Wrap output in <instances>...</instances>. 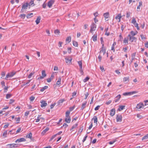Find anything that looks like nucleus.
<instances>
[{"label":"nucleus","instance_id":"603ef678","mask_svg":"<svg viewBox=\"0 0 148 148\" xmlns=\"http://www.w3.org/2000/svg\"><path fill=\"white\" fill-rule=\"evenodd\" d=\"M54 33L55 34H59L60 33L59 30H58V29L55 30L54 31Z\"/></svg>","mask_w":148,"mask_h":148},{"label":"nucleus","instance_id":"a18cd8bd","mask_svg":"<svg viewBox=\"0 0 148 148\" xmlns=\"http://www.w3.org/2000/svg\"><path fill=\"white\" fill-rule=\"evenodd\" d=\"M73 45L74 46H77L78 45V43L77 42L75 41H73Z\"/></svg>","mask_w":148,"mask_h":148},{"label":"nucleus","instance_id":"f257e3e1","mask_svg":"<svg viewBox=\"0 0 148 148\" xmlns=\"http://www.w3.org/2000/svg\"><path fill=\"white\" fill-rule=\"evenodd\" d=\"M16 72L12 71L11 72L8 73L5 78V79L7 80L8 78L10 77H12L14 75H15Z\"/></svg>","mask_w":148,"mask_h":148},{"label":"nucleus","instance_id":"aec40b11","mask_svg":"<svg viewBox=\"0 0 148 148\" xmlns=\"http://www.w3.org/2000/svg\"><path fill=\"white\" fill-rule=\"evenodd\" d=\"M41 19V17L40 16L38 17L35 21L36 24H38L40 22V20Z\"/></svg>","mask_w":148,"mask_h":148},{"label":"nucleus","instance_id":"1a4fd4ad","mask_svg":"<svg viewBox=\"0 0 148 148\" xmlns=\"http://www.w3.org/2000/svg\"><path fill=\"white\" fill-rule=\"evenodd\" d=\"M7 146L9 148H15L18 147V144H9L7 145Z\"/></svg>","mask_w":148,"mask_h":148},{"label":"nucleus","instance_id":"6e6552de","mask_svg":"<svg viewBox=\"0 0 148 148\" xmlns=\"http://www.w3.org/2000/svg\"><path fill=\"white\" fill-rule=\"evenodd\" d=\"M116 121L117 122H121L122 121V116L119 114H118L116 116Z\"/></svg>","mask_w":148,"mask_h":148},{"label":"nucleus","instance_id":"393cba45","mask_svg":"<svg viewBox=\"0 0 148 148\" xmlns=\"http://www.w3.org/2000/svg\"><path fill=\"white\" fill-rule=\"evenodd\" d=\"M65 100L64 99H62L59 100L58 102V105H60L61 103H63V102L65 101Z\"/></svg>","mask_w":148,"mask_h":148},{"label":"nucleus","instance_id":"58836bf2","mask_svg":"<svg viewBox=\"0 0 148 148\" xmlns=\"http://www.w3.org/2000/svg\"><path fill=\"white\" fill-rule=\"evenodd\" d=\"M148 138V134L143 136L142 138V140H143Z\"/></svg>","mask_w":148,"mask_h":148},{"label":"nucleus","instance_id":"dca6fc26","mask_svg":"<svg viewBox=\"0 0 148 148\" xmlns=\"http://www.w3.org/2000/svg\"><path fill=\"white\" fill-rule=\"evenodd\" d=\"M138 33V32L137 31L134 32L133 31H132L130 32V34L131 35V36L133 37L134 36L137 34Z\"/></svg>","mask_w":148,"mask_h":148},{"label":"nucleus","instance_id":"9d476101","mask_svg":"<svg viewBox=\"0 0 148 148\" xmlns=\"http://www.w3.org/2000/svg\"><path fill=\"white\" fill-rule=\"evenodd\" d=\"M40 103L41 104V106L42 108L46 106L47 105L46 101L44 100L40 101Z\"/></svg>","mask_w":148,"mask_h":148},{"label":"nucleus","instance_id":"4d7b16f0","mask_svg":"<svg viewBox=\"0 0 148 148\" xmlns=\"http://www.w3.org/2000/svg\"><path fill=\"white\" fill-rule=\"evenodd\" d=\"M79 71L80 72V73L82 75H83L84 74V72L83 71L82 68H80Z\"/></svg>","mask_w":148,"mask_h":148},{"label":"nucleus","instance_id":"6e6d98bb","mask_svg":"<svg viewBox=\"0 0 148 148\" xmlns=\"http://www.w3.org/2000/svg\"><path fill=\"white\" fill-rule=\"evenodd\" d=\"M100 40L101 42V43L102 44V46H103L104 45V42L103 40V38L102 37H101L100 38Z\"/></svg>","mask_w":148,"mask_h":148},{"label":"nucleus","instance_id":"680f3d73","mask_svg":"<svg viewBox=\"0 0 148 148\" xmlns=\"http://www.w3.org/2000/svg\"><path fill=\"white\" fill-rule=\"evenodd\" d=\"M5 71H3L1 72V75H2V77H3L5 76Z\"/></svg>","mask_w":148,"mask_h":148},{"label":"nucleus","instance_id":"f8f14e48","mask_svg":"<svg viewBox=\"0 0 148 148\" xmlns=\"http://www.w3.org/2000/svg\"><path fill=\"white\" fill-rule=\"evenodd\" d=\"M103 52V55H104L106 53V50L105 47H102L101 49V50L99 52V54Z\"/></svg>","mask_w":148,"mask_h":148},{"label":"nucleus","instance_id":"338daca9","mask_svg":"<svg viewBox=\"0 0 148 148\" xmlns=\"http://www.w3.org/2000/svg\"><path fill=\"white\" fill-rule=\"evenodd\" d=\"M1 84L3 86H4L5 87V83L4 81H2L1 82Z\"/></svg>","mask_w":148,"mask_h":148},{"label":"nucleus","instance_id":"72a5a7b5","mask_svg":"<svg viewBox=\"0 0 148 148\" xmlns=\"http://www.w3.org/2000/svg\"><path fill=\"white\" fill-rule=\"evenodd\" d=\"M48 87L47 86H45L44 87L42 88L40 90V91L41 92H43L45 90L47 89L48 88Z\"/></svg>","mask_w":148,"mask_h":148},{"label":"nucleus","instance_id":"7ed1b4c3","mask_svg":"<svg viewBox=\"0 0 148 148\" xmlns=\"http://www.w3.org/2000/svg\"><path fill=\"white\" fill-rule=\"evenodd\" d=\"M129 38V40L130 42H136V38L133 36H131L130 34H129L128 35Z\"/></svg>","mask_w":148,"mask_h":148},{"label":"nucleus","instance_id":"e433bc0d","mask_svg":"<svg viewBox=\"0 0 148 148\" xmlns=\"http://www.w3.org/2000/svg\"><path fill=\"white\" fill-rule=\"evenodd\" d=\"M7 131H5L3 134V136L4 138L7 137Z\"/></svg>","mask_w":148,"mask_h":148},{"label":"nucleus","instance_id":"3c124183","mask_svg":"<svg viewBox=\"0 0 148 148\" xmlns=\"http://www.w3.org/2000/svg\"><path fill=\"white\" fill-rule=\"evenodd\" d=\"M8 87H7V86H5L4 87V92L5 93V92H7V91L8 90Z\"/></svg>","mask_w":148,"mask_h":148},{"label":"nucleus","instance_id":"9b49d317","mask_svg":"<svg viewBox=\"0 0 148 148\" xmlns=\"http://www.w3.org/2000/svg\"><path fill=\"white\" fill-rule=\"evenodd\" d=\"M26 141V140L24 138H21L19 139H18L16 140L15 141V142L16 143H19L22 142H25Z\"/></svg>","mask_w":148,"mask_h":148},{"label":"nucleus","instance_id":"79ce46f5","mask_svg":"<svg viewBox=\"0 0 148 148\" xmlns=\"http://www.w3.org/2000/svg\"><path fill=\"white\" fill-rule=\"evenodd\" d=\"M12 96V95L10 94H8L6 95V97L7 99L10 98Z\"/></svg>","mask_w":148,"mask_h":148},{"label":"nucleus","instance_id":"a19ab883","mask_svg":"<svg viewBox=\"0 0 148 148\" xmlns=\"http://www.w3.org/2000/svg\"><path fill=\"white\" fill-rule=\"evenodd\" d=\"M89 79V77H87L86 78H85L84 79H83V81L84 83L86 82Z\"/></svg>","mask_w":148,"mask_h":148},{"label":"nucleus","instance_id":"f704fd0d","mask_svg":"<svg viewBox=\"0 0 148 148\" xmlns=\"http://www.w3.org/2000/svg\"><path fill=\"white\" fill-rule=\"evenodd\" d=\"M78 125V124L77 123H76L71 128L70 130H72L73 129L75 128Z\"/></svg>","mask_w":148,"mask_h":148},{"label":"nucleus","instance_id":"2f4dec72","mask_svg":"<svg viewBox=\"0 0 148 148\" xmlns=\"http://www.w3.org/2000/svg\"><path fill=\"white\" fill-rule=\"evenodd\" d=\"M61 77H59L58 79V80L56 82V84L58 85L60 84L61 81Z\"/></svg>","mask_w":148,"mask_h":148},{"label":"nucleus","instance_id":"5701e85b","mask_svg":"<svg viewBox=\"0 0 148 148\" xmlns=\"http://www.w3.org/2000/svg\"><path fill=\"white\" fill-rule=\"evenodd\" d=\"M121 15L120 14H118L115 17V18L116 19H119V22H120L121 21Z\"/></svg>","mask_w":148,"mask_h":148},{"label":"nucleus","instance_id":"09e8293b","mask_svg":"<svg viewBox=\"0 0 148 148\" xmlns=\"http://www.w3.org/2000/svg\"><path fill=\"white\" fill-rule=\"evenodd\" d=\"M83 126H82V127H80V128L79 129V131L78 132H80V133L82 132L83 131Z\"/></svg>","mask_w":148,"mask_h":148},{"label":"nucleus","instance_id":"de8ad7c7","mask_svg":"<svg viewBox=\"0 0 148 148\" xmlns=\"http://www.w3.org/2000/svg\"><path fill=\"white\" fill-rule=\"evenodd\" d=\"M26 16L25 14H21L20 15V17L22 19H24Z\"/></svg>","mask_w":148,"mask_h":148},{"label":"nucleus","instance_id":"13d9d810","mask_svg":"<svg viewBox=\"0 0 148 148\" xmlns=\"http://www.w3.org/2000/svg\"><path fill=\"white\" fill-rule=\"evenodd\" d=\"M130 12H127L126 14V17L128 18L130 16Z\"/></svg>","mask_w":148,"mask_h":148},{"label":"nucleus","instance_id":"20e7f679","mask_svg":"<svg viewBox=\"0 0 148 148\" xmlns=\"http://www.w3.org/2000/svg\"><path fill=\"white\" fill-rule=\"evenodd\" d=\"M131 23L132 24H133L134 25H135V27H137V29L138 30L139 29L138 24L137 23H136V21L135 18H133L132 19V20Z\"/></svg>","mask_w":148,"mask_h":148},{"label":"nucleus","instance_id":"49530a36","mask_svg":"<svg viewBox=\"0 0 148 148\" xmlns=\"http://www.w3.org/2000/svg\"><path fill=\"white\" fill-rule=\"evenodd\" d=\"M33 14L32 13H31L29 14H28L27 15V18H31V17L32 16V15Z\"/></svg>","mask_w":148,"mask_h":148},{"label":"nucleus","instance_id":"ea45409f","mask_svg":"<svg viewBox=\"0 0 148 148\" xmlns=\"http://www.w3.org/2000/svg\"><path fill=\"white\" fill-rule=\"evenodd\" d=\"M70 113V111H67L66 112V117H70L69 116V114Z\"/></svg>","mask_w":148,"mask_h":148},{"label":"nucleus","instance_id":"bf43d9fd","mask_svg":"<svg viewBox=\"0 0 148 148\" xmlns=\"http://www.w3.org/2000/svg\"><path fill=\"white\" fill-rule=\"evenodd\" d=\"M35 98V97H34L31 96L30 98V100L31 101H34V99Z\"/></svg>","mask_w":148,"mask_h":148},{"label":"nucleus","instance_id":"4468645a","mask_svg":"<svg viewBox=\"0 0 148 148\" xmlns=\"http://www.w3.org/2000/svg\"><path fill=\"white\" fill-rule=\"evenodd\" d=\"M115 113V110L114 108L110 110V115L111 116H113Z\"/></svg>","mask_w":148,"mask_h":148},{"label":"nucleus","instance_id":"b1692460","mask_svg":"<svg viewBox=\"0 0 148 148\" xmlns=\"http://www.w3.org/2000/svg\"><path fill=\"white\" fill-rule=\"evenodd\" d=\"M129 80V78L128 77H125L123 78V82L125 83H127Z\"/></svg>","mask_w":148,"mask_h":148},{"label":"nucleus","instance_id":"a878e982","mask_svg":"<svg viewBox=\"0 0 148 148\" xmlns=\"http://www.w3.org/2000/svg\"><path fill=\"white\" fill-rule=\"evenodd\" d=\"M92 120H94V123H96L97 124V118L96 116H94L93 118L92 119Z\"/></svg>","mask_w":148,"mask_h":148},{"label":"nucleus","instance_id":"c03bdc74","mask_svg":"<svg viewBox=\"0 0 148 148\" xmlns=\"http://www.w3.org/2000/svg\"><path fill=\"white\" fill-rule=\"evenodd\" d=\"M78 63L79 66L80 68H82V63L81 61L78 62Z\"/></svg>","mask_w":148,"mask_h":148},{"label":"nucleus","instance_id":"5fc2aeb1","mask_svg":"<svg viewBox=\"0 0 148 148\" xmlns=\"http://www.w3.org/2000/svg\"><path fill=\"white\" fill-rule=\"evenodd\" d=\"M20 117H18V118H16L15 119H16V123H18L19 122L20 120Z\"/></svg>","mask_w":148,"mask_h":148},{"label":"nucleus","instance_id":"412c9836","mask_svg":"<svg viewBox=\"0 0 148 148\" xmlns=\"http://www.w3.org/2000/svg\"><path fill=\"white\" fill-rule=\"evenodd\" d=\"M121 97V95H118L116 97V99H115L114 100V101L115 102H118L119 101V99H120Z\"/></svg>","mask_w":148,"mask_h":148},{"label":"nucleus","instance_id":"2eb2a0df","mask_svg":"<svg viewBox=\"0 0 148 148\" xmlns=\"http://www.w3.org/2000/svg\"><path fill=\"white\" fill-rule=\"evenodd\" d=\"M65 59L66 63L67 64H69L70 63H71V60H72V59L71 58H65Z\"/></svg>","mask_w":148,"mask_h":148},{"label":"nucleus","instance_id":"4c0bfd02","mask_svg":"<svg viewBox=\"0 0 148 148\" xmlns=\"http://www.w3.org/2000/svg\"><path fill=\"white\" fill-rule=\"evenodd\" d=\"M108 28H107L105 29L106 32H105V34L107 36H108L110 35V33L109 32H108Z\"/></svg>","mask_w":148,"mask_h":148},{"label":"nucleus","instance_id":"bb28decb","mask_svg":"<svg viewBox=\"0 0 148 148\" xmlns=\"http://www.w3.org/2000/svg\"><path fill=\"white\" fill-rule=\"evenodd\" d=\"M49 129L48 127H47L45 130H44L42 132L41 134L44 135L49 130Z\"/></svg>","mask_w":148,"mask_h":148},{"label":"nucleus","instance_id":"69168bd1","mask_svg":"<svg viewBox=\"0 0 148 148\" xmlns=\"http://www.w3.org/2000/svg\"><path fill=\"white\" fill-rule=\"evenodd\" d=\"M75 108V106H74L73 107H71L69 108L70 112L72 111Z\"/></svg>","mask_w":148,"mask_h":148},{"label":"nucleus","instance_id":"cd10ccee","mask_svg":"<svg viewBox=\"0 0 148 148\" xmlns=\"http://www.w3.org/2000/svg\"><path fill=\"white\" fill-rule=\"evenodd\" d=\"M32 136V134L31 132H30L26 136V137L27 138H29L31 139Z\"/></svg>","mask_w":148,"mask_h":148},{"label":"nucleus","instance_id":"8fccbe9b","mask_svg":"<svg viewBox=\"0 0 148 148\" xmlns=\"http://www.w3.org/2000/svg\"><path fill=\"white\" fill-rule=\"evenodd\" d=\"M57 135L56 134H55V135H53V136H52L51 138H50V139L49 140V141H51L53 139H54L55 137H56Z\"/></svg>","mask_w":148,"mask_h":148},{"label":"nucleus","instance_id":"0e129e2a","mask_svg":"<svg viewBox=\"0 0 148 148\" xmlns=\"http://www.w3.org/2000/svg\"><path fill=\"white\" fill-rule=\"evenodd\" d=\"M100 107V106H99V105L97 106L95 108V111L98 110H99V109Z\"/></svg>","mask_w":148,"mask_h":148},{"label":"nucleus","instance_id":"052dcab7","mask_svg":"<svg viewBox=\"0 0 148 148\" xmlns=\"http://www.w3.org/2000/svg\"><path fill=\"white\" fill-rule=\"evenodd\" d=\"M100 54H99V55L98 57L99 61V62H101V58H102L101 56L100 55Z\"/></svg>","mask_w":148,"mask_h":148},{"label":"nucleus","instance_id":"0eeeda50","mask_svg":"<svg viewBox=\"0 0 148 148\" xmlns=\"http://www.w3.org/2000/svg\"><path fill=\"white\" fill-rule=\"evenodd\" d=\"M137 92H136V91L129 92H126L123 93V95L124 96L130 95L134 94L136 93Z\"/></svg>","mask_w":148,"mask_h":148},{"label":"nucleus","instance_id":"ddd939ff","mask_svg":"<svg viewBox=\"0 0 148 148\" xmlns=\"http://www.w3.org/2000/svg\"><path fill=\"white\" fill-rule=\"evenodd\" d=\"M54 0H50L48 3L47 5L49 8H50L52 5L54 3Z\"/></svg>","mask_w":148,"mask_h":148},{"label":"nucleus","instance_id":"c756f323","mask_svg":"<svg viewBox=\"0 0 148 148\" xmlns=\"http://www.w3.org/2000/svg\"><path fill=\"white\" fill-rule=\"evenodd\" d=\"M125 106H120L119 108L118 109L119 111H121L122 110H123L124 109Z\"/></svg>","mask_w":148,"mask_h":148},{"label":"nucleus","instance_id":"37998d69","mask_svg":"<svg viewBox=\"0 0 148 148\" xmlns=\"http://www.w3.org/2000/svg\"><path fill=\"white\" fill-rule=\"evenodd\" d=\"M41 116V115H38L37 117V119H35V120H36L35 122H38L40 121V119H39V118H40V117Z\"/></svg>","mask_w":148,"mask_h":148},{"label":"nucleus","instance_id":"c85d7f7f","mask_svg":"<svg viewBox=\"0 0 148 148\" xmlns=\"http://www.w3.org/2000/svg\"><path fill=\"white\" fill-rule=\"evenodd\" d=\"M92 39L94 41H95L97 40V35L94 34L92 37Z\"/></svg>","mask_w":148,"mask_h":148},{"label":"nucleus","instance_id":"423d86ee","mask_svg":"<svg viewBox=\"0 0 148 148\" xmlns=\"http://www.w3.org/2000/svg\"><path fill=\"white\" fill-rule=\"evenodd\" d=\"M42 76H40L38 78V79H42L46 76V74L45 70H42Z\"/></svg>","mask_w":148,"mask_h":148},{"label":"nucleus","instance_id":"a211bd4d","mask_svg":"<svg viewBox=\"0 0 148 148\" xmlns=\"http://www.w3.org/2000/svg\"><path fill=\"white\" fill-rule=\"evenodd\" d=\"M71 37L70 36H68L66 39V43H69L71 41Z\"/></svg>","mask_w":148,"mask_h":148},{"label":"nucleus","instance_id":"4be33fe9","mask_svg":"<svg viewBox=\"0 0 148 148\" xmlns=\"http://www.w3.org/2000/svg\"><path fill=\"white\" fill-rule=\"evenodd\" d=\"M54 77V75L53 74L51 75L50 78L47 79V82L48 83L50 82L51 80L53 79Z\"/></svg>","mask_w":148,"mask_h":148},{"label":"nucleus","instance_id":"e2e57ef3","mask_svg":"<svg viewBox=\"0 0 148 148\" xmlns=\"http://www.w3.org/2000/svg\"><path fill=\"white\" fill-rule=\"evenodd\" d=\"M15 101V100L12 99H10V102H9V104H11L12 103H14Z\"/></svg>","mask_w":148,"mask_h":148},{"label":"nucleus","instance_id":"f03ea898","mask_svg":"<svg viewBox=\"0 0 148 148\" xmlns=\"http://www.w3.org/2000/svg\"><path fill=\"white\" fill-rule=\"evenodd\" d=\"M96 27V25L94 23H92L91 26L90 32L92 33L93 31L95 30Z\"/></svg>","mask_w":148,"mask_h":148},{"label":"nucleus","instance_id":"39448f33","mask_svg":"<svg viewBox=\"0 0 148 148\" xmlns=\"http://www.w3.org/2000/svg\"><path fill=\"white\" fill-rule=\"evenodd\" d=\"M28 5L27 3H26L25 4H24L23 5L22 9L21 11V13H23L25 11V9H27Z\"/></svg>","mask_w":148,"mask_h":148},{"label":"nucleus","instance_id":"7c9ffc66","mask_svg":"<svg viewBox=\"0 0 148 148\" xmlns=\"http://www.w3.org/2000/svg\"><path fill=\"white\" fill-rule=\"evenodd\" d=\"M87 101H85L84 103H83L82 106L81 107V110H83L84 108H85V106L87 103Z\"/></svg>","mask_w":148,"mask_h":148},{"label":"nucleus","instance_id":"f3484780","mask_svg":"<svg viewBox=\"0 0 148 148\" xmlns=\"http://www.w3.org/2000/svg\"><path fill=\"white\" fill-rule=\"evenodd\" d=\"M71 121L70 117H66L65 119V121L68 123H69Z\"/></svg>","mask_w":148,"mask_h":148},{"label":"nucleus","instance_id":"774afa93","mask_svg":"<svg viewBox=\"0 0 148 148\" xmlns=\"http://www.w3.org/2000/svg\"><path fill=\"white\" fill-rule=\"evenodd\" d=\"M144 102H145V106H146L147 105H148V103H147V102H148V100H145Z\"/></svg>","mask_w":148,"mask_h":148},{"label":"nucleus","instance_id":"473e14b6","mask_svg":"<svg viewBox=\"0 0 148 148\" xmlns=\"http://www.w3.org/2000/svg\"><path fill=\"white\" fill-rule=\"evenodd\" d=\"M103 16L105 18H108L109 16V13L108 12L105 13L103 14Z\"/></svg>","mask_w":148,"mask_h":148},{"label":"nucleus","instance_id":"6ab92c4d","mask_svg":"<svg viewBox=\"0 0 148 148\" xmlns=\"http://www.w3.org/2000/svg\"><path fill=\"white\" fill-rule=\"evenodd\" d=\"M129 40L128 37L124 38L123 43L125 45H126L128 44V40Z\"/></svg>","mask_w":148,"mask_h":148},{"label":"nucleus","instance_id":"c9c22d12","mask_svg":"<svg viewBox=\"0 0 148 148\" xmlns=\"http://www.w3.org/2000/svg\"><path fill=\"white\" fill-rule=\"evenodd\" d=\"M144 104L142 102L139 103V109H140L141 108H144Z\"/></svg>","mask_w":148,"mask_h":148},{"label":"nucleus","instance_id":"864d4df0","mask_svg":"<svg viewBox=\"0 0 148 148\" xmlns=\"http://www.w3.org/2000/svg\"><path fill=\"white\" fill-rule=\"evenodd\" d=\"M56 103H54L53 104H51L50 106V108L51 109L53 108L54 106H55V105H56Z\"/></svg>","mask_w":148,"mask_h":148}]
</instances>
